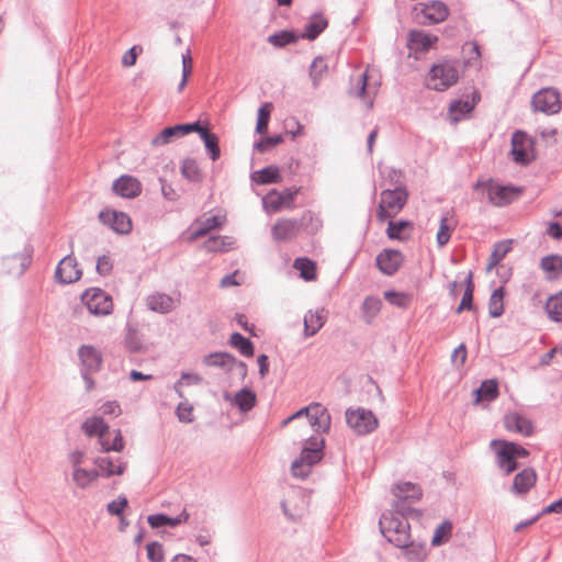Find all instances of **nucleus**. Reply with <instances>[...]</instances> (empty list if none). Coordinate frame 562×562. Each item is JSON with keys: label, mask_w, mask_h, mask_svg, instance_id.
Segmentation results:
<instances>
[{"label": "nucleus", "mask_w": 562, "mask_h": 562, "mask_svg": "<svg viewBox=\"0 0 562 562\" xmlns=\"http://www.w3.org/2000/svg\"><path fill=\"white\" fill-rule=\"evenodd\" d=\"M94 464L97 467V471H99L100 476L110 477L113 475H122L126 469V462L121 459L112 460L109 457H101L94 460Z\"/></svg>", "instance_id": "b1692460"}, {"label": "nucleus", "mask_w": 562, "mask_h": 562, "mask_svg": "<svg viewBox=\"0 0 562 562\" xmlns=\"http://www.w3.org/2000/svg\"><path fill=\"white\" fill-rule=\"evenodd\" d=\"M202 381L201 376L194 373H183L181 379L176 384V390L180 396H182V387L184 385H198Z\"/></svg>", "instance_id": "bf43d9fd"}, {"label": "nucleus", "mask_w": 562, "mask_h": 562, "mask_svg": "<svg viewBox=\"0 0 562 562\" xmlns=\"http://www.w3.org/2000/svg\"><path fill=\"white\" fill-rule=\"evenodd\" d=\"M537 473L532 468H525L513 480L512 492L515 495H526L537 483Z\"/></svg>", "instance_id": "aec40b11"}, {"label": "nucleus", "mask_w": 562, "mask_h": 562, "mask_svg": "<svg viewBox=\"0 0 562 562\" xmlns=\"http://www.w3.org/2000/svg\"><path fill=\"white\" fill-rule=\"evenodd\" d=\"M504 426L508 431L529 437L533 432V424L518 412H509L504 416Z\"/></svg>", "instance_id": "a211bd4d"}, {"label": "nucleus", "mask_w": 562, "mask_h": 562, "mask_svg": "<svg viewBox=\"0 0 562 562\" xmlns=\"http://www.w3.org/2000/svg\"><path fill=\"white\" fill-rule=\"evenodd\" d=\"M504 291L502 288L496 289L488 302V313L492 317H499L504 312Z\"/></svg>", "instance_id": "79ce46f5"}, {"label": "nucleus", "mask_w": 562, "mask_h": 562, "mask_svg": "<svg viewBox=\"0 0 562 562\" xmlns=\"http://www.w3.org/2000/svg\"><path fill=\"white\" fill-rule=\"evenodd\" d=\"M328 67L326 61L322 57H317L313 60L310 69V76L315 87L318 86L319 81L327 74Z\"/></svg>", "instance_id": "de8ad7c7"}, {"label": "nucleus", "mask_w": 562, "mask_h": 562, "mask_svg": "<svg viewBox=\"0 0 562 562\" xmlns=\"http://www.w3.org/2000/svg\"><path fill=\"white\" fill-rule=\"evenodd\" d=\"M382 535L398 548H406L411 543L408 521L400 514L386 513L380 519Z\"/></svg>", "instance_id": "39448f33"}, {"label": "nucleus", "mask_w": 562, "mask_h": 562, "mask_svg": "<svg viewBox=\"0 0 562 562\" xmlns=\"http://www.w3.org/2000/svg\"><path fill=\"white\" fill-rule=\"evenodd\" d=\"M384 299L392 305L401 308L407 307L412 302V295L405 292L385 291Z\"/></svg>", "instance_id": "09e8293b"}, {"label": "nucleus", "mask_w": 562, "mask_h": 562, "mask_svg": "<svg viewBox=\"0 0 562 562\" xmlns=\"http://www.w3.org/2000/svg\"><path fill=\"white\" fill-rule=\"evenodd\" d=\"M147 557L150 562H162L165 552L162 546L159 542H150L146 547Z\"/></svg>", "instance_id": "13d9d810"}, {"label": "nucleus", "mask_w": 562, "mask_h": 562, "mask_svg": "<svg viewBox=\"0 0 562 562\" xmlns=\"http://www.w3.org/2000/svg\"><path fill=\"white\" fill-rule=\"evenodd\" d=\"M300 232V224L295 220L279 218L271 228L274 240L288 241L293 239Z\"/></svg>", "instance_id": "6ab92c4d"}, {"label": "nucleus", "mask_w": 562, "mask_h": 562, "mask_svg": "<svg viewBox=\"0 0 562 562\" xmlns=\"http://www.w3.org/2000/svg\"><path fill=\"white\" fill-rule=\"evenodd\" d=\"M283 142V137L281 135H277L273 137H265L260 139L256 145V149L260 153H265L271 147H274Z\"/></svg>", "instance_id": "052dcab7"}, {"label": "nucleus", "mask_w": 562, "mask_h": 562, "mask_svg": "<svg viewBox=\"0 0 562 562\" xmlns=\"http://www.w3.org/2000/svg\"><path fill=\"white\" fill-rule=\"evenodd\" d=\"M189 518V513L183 509L177 517H169L165 514H155L148 516L147 521L151 528H160L164 526L176 527L188 522Z\"/></svg>", "instance_id": "a878e982"}, {"label": "nucleus", "mask_w": 562, "mask_h": 562, "mask_svg": "<svg viewBox=\"0 0 562 562\" xmlns=\"http://www.w3.org/2000/svg\"><path fill=\"white\" fill-rule=\"evenodd\" d=\"M348 426L358 435H368L379 426L375 415L366 408L357 407L346 411Z\"/></svg>", "instance_id": "9d476101"}, {"label": "nucleus", "mask_w": 562, "mask_h": 562, "mask_svg": "<svg viewBox=\"0 0 562 562\" xmlns=\"http://www.w3.org/2000/svg\"><path fill=\"white\" fill-rule=\"evenodd\" d=\"M382 302L374 296H368L362 304L363 315L367 322H371L381 311Z\"/></svg>", "instance_id": "a18cd8bd"}, {"label": "nucleus", "mask_w": 562, "mask_h": 562, "mask_svg": "<svg viewBox=\"0 0 562 562\" xmlns=\"http://www.w3.org/2000/svg\"><path fill=\"white\" fill-rule=\"evenodd\" d=\"M136 60H137V53H136V47L134 46L124 53V55L122 57V65L124 67H132L136 64Z\"/></svg>", "instance_id": "774afa93"}, {"label": "nucleus", "mask_w": 562, "mask_h": 562, "mask_svg": "<svg viewBox=\"0 0 562 562\" xmlns=\"http://www.w3.org/2000/svg\"><path fill=\"white\" fill-rule=\"evenodd\" d=\"M179 303L178 299H173L167 294H154L148 297V306L150 310L159 313H168L172 311Z\"/></svg>", "instance_id": "2f4dec72"}, {"label": "nucleus", "mask_w": 562, "mask_h": 562, "mask_svg": "<svg viewBox=\"0 0 562 562\" xmlns=\"http://www.w3.org/2000/svg\"><path fill=\"white\" fill-rule=\"evenodd\" d=\"M454 228L456 224L451 218L443 216L440 220L439 229L436 236V241L439 247H443L445 245L448 244Z\"/></svg>", "instance_id": "c9c22d12"}, {"label": "nucleus", "mask_w": 562, "mask_h": 562, "mask_svg": "<svg viewBox=\"0 0 562 562\" xmlns=\"http://www.w3.org/2000/svg\"><path fill=\"white\" fill-rule=\"evenodd\" d=\"M513 160L525 165L535 159V147L533 140L525 132H516L512 137V150Z\"/></svg>", "instance_id": "ddd939ff"}, {"label": "nucleus", "mask_w": 562, "mask_h": 562, "mask_svg": "<svg viewBox=\"0 0 562 562\" xmlns=\"http://www.w3.org/2000/svg\"><path fill=\"white\" fill-rule=\"evenodd\" d=\"M113 262L109 256H101L97 260V271L101 276H106L112 271Z\"/></svg>", "instance_id": "e2e57ef3"}, {"label": "nucleus", "mask_w": 562, "mask_h": 562, "mask_svg": "<svg viewBox=\"0 0 562 562\" xmlns=\"http://www.w3.org/2000/svg\"><path fill=\"white\" fill-rule=\"evenodd\" d=\"M193 65L192 58L189 54L182 56V80L179 89L182 90L187 85L189 76L192 74Z\"/></svg>", "instance_id": "680f3d73"}, {"label": "nucleus", "mask_w": 562, "mask_h": 562, "mask_svg": "<svg viewBox=\"0 0 562 562\" xmlns=\"http://www.w3.org/2000/svg\"><path fill=\"white\" fill-rule=\"evenodd\" d=\"M55 276L60 283L69 284L80 280L82 271L75 257L66 256L59 261Z\"/></svg>", "instance_id": "dca6fc26"}, {"label": "nucleus", "mask_w": 562, "mask_h": 562, "mask_svg": "<svg viewBox=\"0 0 562 562\" xmlns=\"http://www.w3.org/2000/svg\"><path fill=\"white\" fill-rule=\"evenodd\" d=\"M250 180L259 186L280 183L282 176L279 167L268 166L261 170H256L250 175Z\"/></svg>", "instance_id": "bb28decb"}, {"label": "nucleus", "mask_w": 562, "mask_h": 562, "mask_svg": "<svg viewBox=\"0 0 562 562\" xmlns=\"http://www.w3.org/2000/svg\"><path fill=\"white\" fill-rule=\"evenodd\" d=\"M330 423L327 408L319 403L303 407L282 422V426L291 425L297 438H306L300 457L291 465L295 477H306L312 467L322 460L325 440L321 435L329 431Z\"/></svg>", "instance_id": "f257e3e1"}, {"label": "nucleus", "mask_w": 562, "mask_h": 562, "mask_svg": "<svg viewBox=\"0 0 562 562\" xmlns=\"http://www.w3.org/2000/svg\"><path fill=\"white\" fill-rule=\"evenodd\" d=\"M293 267L300 271L301 278L306 281H314L317 279L316 263L307 258H296Z\"/></svg>", "instance_id": "72a5a7b5"}, {"label": "nucleus", "mask_w": 562, "mask_h": 562, "mask_svg": "<svg viewBox=\"0 0 562 562\" xmlns=\"http://www.w3.org/2000/svg\"><path fill=\"white\" fill-rule=\"evenodd\" d=\"M393 494L397 498H416L418 499L422 495L419 487L409 482L396 484L393 490Z\"/></svg>", "instance_id": "e433bc0d"}, {"label": "nucleus", "mask_w": 562, "mask_h": 562, "mask_svg": "<svg viewBox=\"0 0 562 562\" xmlns=\"http://www.w3.org/2000/svg\"><path fill=\"white\" fill-rule=\"evenodd\" d=\"M202 139L205 144L206 149L210 153L211 159L215 161L218 159L221 150L218 147V138L215 134H212L210 132H203L202 133Z\"/></svg>", "instance_id": "864d4df0"}, {"label": "nucleus", "mask_w": 562, "mask_h": 562, "mask_svg": "<svg viewBox=\"0 0 562 562\" xmlns=\"http://www.w3.org/2000/svg\"><path fill=\"white\" fill-rule=\"evenodd\" d=\"M510 243L509 241H501L495 245L494 250L490 257L487 269L491 270L494 268L503 258L507 255V252L510 250Z\"/></svg>", "instance_id": "8fccbe9b"}, {"label": "nucleus", "mask_w": 562, "mask_h": 562, "mask_svg": "<svg viewBox=\"0 0 562 562\" xmlns=\"http://www.w3.org/2000/svg\"><path fill=\"white\" fill-rule=\"evenodd\" d=\"M376 267L379 270L387 276L394 274L403 265L404 256L400 250L383 249L376 256Z\"/></svg>", "instance_id": "f3484780"}, {"label": "nucleus", "mask_w": 562, "mask_h": 562, "mask_svg": "<svg viewBox=\"0 0 562 562\" xmlns=\"http://www.w3.org/2000/svg\"><path fill=\"white\" fill-rule=\"evenodd\" d=\"M78 356L85 368V372H95L100 370L102 355L95 347L90 345L81 346L78 350Z\"/></svg>", "instance_id": "5701e85b"}, {"label": "nucleus", "mask_w": 562, "mask_h": 562, "mask_svg": "<svg viewBox=\"0 0 562 562\" xmlns=\"http://www.w3.org/2000/svg\"><path fill=\"white\" fill-rule=\"evenodd\" d=\"M82 430L89 437H99L102 451L120 452L124 449V440L121 430H110L101 417H90L82 424Z\"/></svg>", "instance_id": "f03ea898"}, {"label": "nucleus", "mask_w": 562, "mask_h": 562, "mask_svg": "<svg viewBox=\"0 0 562 562\" xmlns=\"http://www.w3.org/2000/svg\"><path fill=\"white\" fill-rule=\"evenodd\" d=\"M226 221L225 215H213L203 220H198L191 227L189 240H195L206 235L212 229L221 227Z\"/></svg>", "instance_id": "412c9836"}, {"label": "nucleus", "mask_w": 562, "mask_h": 562, "mask_svg": "<svg viewBox=\"0 0 562 562\" xmlns=\"http://www.w3.org/2000/svg\"><path fill=\"white\" fill-rule=\"evenodd\" d=\"M100 477L97 470H87L83 468L72 471V481L79 488H87Z\"/></svg>", "instance_id": "473e14b6"}, {"label": "nucleus", "mask_w": 562, "mask_h": 562, "mask_svg": "<svg viewBox=\"0 0 562 562\" xmlns=\"http://www.w3.org/2000/svg\"><path fill=\"white\" fill-rule=\"evenodd\" d=\"M459 69L450 60H441L435 64L426 77V85L429 89L445 91L454 86L459 80Z\"/></svg>", "instance_id": "423d86ee"}, {"label": "nucleus", "mask_w": 562, "mask_h": 562, "mask_svg": "<svg viewBox=\"0 0 562 562\" xmlns=\"http://www.w3.org/2000/svg\"><path fill=\"white\" fill-rule=\"evenodd\" d=\"M490 447L495 454L497 467L505 475H509L518 468V459L529 456V451L526 448L513 441L494 439L491 441Z\"/></svg>", "instance_id": "7ed1b4c3"}, {"label": "nucleus", "mask_w": 562, "mask_h": 562, "mask_svg": "<svg viewBox=\"0 0 562 562\" xmlns=\"http://www.w3.org/2000/svg\"><path fill=\"white\" fill-rule=\"evenodd\" d=\"M473 291H474V283L472 281V277L470 274L468 278V281H467V289L463 293L460 305L457 308V313H461L464 310H468V311L472 310Z\"/></svg>", "instance_id": "6e6d98bb"}, {"label": "nucleus", "mask_w": 562, "mask_h": 562, "mask_svg": "<svg viewBox=\"0 0 562 562\" xmlns=\"http://www.w3.org/2000/svg\"><path fill=\"white\" fill-rule=\"evenodd\" d=\"M81 301L94 315H109L113 310L112 297L99 288L86 290L81 295Z\"/></svg>", "instance_id": "f8f14e48"}, {"label": "nucleus", "mask_w": 562, "mask_h": 562, "mask_svg": "<svg viewBox=\"0 0 562 562\" xmlns=\"http://www.w3.org/2000/svg\"><path fill=\"white\" fill-rule=\"evenodd\" d=\"M381 74L373 66H368L363 74L352 78L350 94L362 100L368 109L373 105L381 87Z\"/></svg>", "instance_id": "20e7f679"}, {"label": "nucleus", "mask_w": 562, "mask_h": 562, "mask_svg": "<svg viewBox=\"0 0 562 562\" xmlns=\"http://www.w3.org/2000/svg\"><path fill=\"white\" fill-rule=\"evenodd\" d=\"M99 220L117 234H128L132 231V220L124 212L106 209L99 213Z\"/></svg>", "instance_id": "4468645a"}, {"label": "nucleus", "mask_w": 562, "mask_h": 562, "mask_svg": "<svg viewBox=\"0 0 562 562\" xmlns=\"http://www.w3.org/2000/svg\"><path fill=\"white\" fill-rule=\"evenodd\" d=\"M112 188L117 195L126 199L136 198L142 192L140 182L128 175H124L115 180Z\"/></svg>", "instance_id": "4be33fe9"}, {"label": "nucleus", "mask_w": 562, "mask_h": 562, "mask_svg": "<svg viewBox=\"0 0 562 562\" xmlns=\"http://www.w3.org/2000/svg\"><path fill=\"white\" fill-rule=\"evenodd\" d=\"M231 345L238 349L241 355L251 357L254 355V346L249 339L245 338L239 333H234L231 336Z\"/></svg>", "instance_id": "49530a36"}, {"label": "nucleus", "mask_w": 562, "mask_h": 562, "mask_svg": "<svg viewBox=\"0 0 562 562\" xmlns=\"http://www.w3.org/2000/svg\"><path fill=\"white\" fill-rule=\"evenodd\" d=\"M546 311L552 321H562V291L549 297Z\"/></svg>", "instance_id": "58836bf2"}, {"label": "nucleus", "mask_w": 562, "mask_h": 562, "mask_svg": "<svg viewBox=\"0 0 562 562\" xmlns=\"http://www.w3.org/2000/svg\"><path fill=\"white\" fill-rule=\"evenodd\" d=\"M408 200V192L405 188L398 187L394 190H383L380 193V201L376 209V217L380 222L393 218L405 206Z\"/></svg>", "instance_id": "0eeeda50"}, {"label": "nucleus", "mask_w": 562, "mask_h": 562, "mask_svg": "<svg viewBox=\"0 0 562 562\" xmlns=\"http://www.w3.org/2000/svg\"><path fill=\"white\" fill-rule=\"evenodd\" d=\"M235 241L228 236H214L209 238L203 247L206 251H228L233 248Z\"/></svg>", "instance_id": "f704fd0d"}, {"label": "nucleus", "mask_w": 562, "mask_h": 562, "mask_svg": "<svg viewBox=\"0 0 562 562\" xmlns=\"http://www.w3.org/2000/svg\"><path fill=\"white\" fill-rule=\"evenodd\" d=\"M181 173L190 181H199L201 179L200 168L193 159H186L182 162Z\"/></svg>", "instance_id": "5fc2aeb1"}, {"label": "nucleus", "mask_w": 562, "mask_h": 562, "mask_svg": "<svg viewBox=\"0 0 562 562\" xmlns=\"http://www.w3.org/2000/svg\"><path fill=\"white\" fill-rule=\"evenodd\" d=\"M327 26L328 19L323 13H315L308 19L300 36L314 41Z\"/></svg>", "instance_id": "393cba45"}, {"label": "nucleus", "mask_w": 562, "mask_h": 562, "mask_svg": "<svg viewBox=\"0 0 562 562\" xmlns=\"http://www.w3.org/2000/svg\"><path fill=\"white\" fill-rule=\"evenodd\" d=\"M296 36L292 32L283 31L278 34L270 35L268 41L274 46H284L295 42Z\"/></svg>", "instance_id": "4d7b16f0"}, {"label": "nucleus", "mask_w": 562, "mask_h": 562, "mask_svg": "<svg viewBox=\"0 0 562 562\" xmlns=\"http://www.w3.org/2000/svg\"><path fill=\"white\" fill-rule=\"evenodd\" d=\"M476 189H482L486 193L488 201L495 206L507 205L516 200L521 193V190L518 188L502 186L492 180L484 183H477Z\"/></svg>", "instance_id": "1a4fd4ad"}, {"label": "nucleus", "mask_w": 562, "mask_h": 562, "mask_svg": "<svg viewBox=\"0 0 562 562\" xmlns=\"http://www.w3.org/2000/svg\"><path fill=\"white\" fill-rule=\"evenodd\" d=\"M127 506V499L125 497L119 498L116 501L111 502L108 505V512L112 515L119 516L124 508Z\"/></svg>", "instance_id": "69168bd1"}, {"label": "nucleus", "mask_w": 562, "mask_h": 562, "mask_svg": "<svg viewBox=\"0 0 562 562\" xmlns=\"http://www.w3.org/2000/svg\"><path fill=\"white\" fill-rule=\"evenodd\" d=\"M476 403L481 400L493 401L498 396V384L496 380H486L484 381L480 389L476 390Z\"/></svg>", "instance_id": "4c0bfd02"}, {"label": "nucleus", "mask_w": 562, "mask_h": 562, "mask_svg": "<svg viewBox=\"0 0 562 562\" xmlns=\"http://www.w3.org/2000/svg\"><path fill=\"white\" fill-rule=\"evenodd\" d=\"M324 311H308L304 315V333L306 337L315 335L325 324Z\"/></svg>", "instance_id": "c756f323"}, {"label": "nucleus", "mask_w": 562, "mask_h": 562, "mask_svg": "<svg viewBox=\"0 0 562 562\" xmlns=\"http://www.w3.org/2000/svg\"><path fill=\"white\" fill-rule=\"evenodd\" d=\"M236 405L244 412L251 409L256 403V395L249 390H241L235 395Z\"/></svg>", "instance_id": "603ef678"}, {"label": "nucleus", "mask_w": 562, "mask_h": 562, "mask_svg": "<svg viewBox=\"0 0 562 562\" xmlns=\"http://www.w3.org/2000/svg\"><path fill=\"white\" fill-rule=\"evenodd\" d=\"M300 193V188H288L283 191L271 190L262 199L266 212L277 213L283 209L292 210L294 199Z\"/></svg>", "instance_id": "9b49d317"}, {"label": "nucleus", "mask_w": 562, "mask_h": 562, "mask_svg": "<svg viewBox=\"0 0 562 562\" xmlns=\"http://www.w3.org/2000/svg\"><path fill=\"white\" fill-rule=\"evenodd\" d=\"M183 136L181 134L180 125L169 126L164 128L156 137L153 138V146H161L169 144L173 138Z\"/></svg>", "instance_id": "ea45409f"}, {"label": "nucleus", "mask_w": 562, "mask_h": 562, "mask_svg": "<svg viewBox=\"0 0 562 562\" xmlns=\"http://www.w3.org/2000/svg\"><path fill=\"white\" fill-rule=\"evenodd\" d=\"M102 412L105 415L119 416L121 414V406L116 401H109L103 404Z\"/></svg>", "instance_id": "338daca9"}, {"label": "nucleus", "mask_w": 562, "mask_h": 562, "mask_svg": "<svg viewBox=\"0 0 562 562\" xmlns=\"http://www.w3.org/2000/svg\"><path fill=\"white\" fill-rule=\"evenodd\" d=\"M468 352L464 345L458 346L452 352V362L458 366H463L467 361Z\"/></svg>", "instance_id": "0e129e2a"}, {"label": "nucleus", "mask_w": 562, "mask_h": 562, "mask_svg": "<svg viewBox=\"0 0 562 562\" xmlns=\"http://www.w3.org/2000/svg\"><path fill=\"white\" fill-rule=\"evenodd\" d=\"M413 14L416 22L431 25L446 21L449 16V8L441 1L431 0L416 4L413 8Z\"/></svg>", "instance_id": "6e6552de"}, {"label": "nucleus", "mask_w": 562, "mask_h": 562, "mask_svg": "<svg viewBox=\"0 0 562 562\" xmlns=\"http://www.w3.org/2000/svg\"><path fill=\"white\" fill-rule=\"evenodd\" d=\"M540 268L548 280H555L562 274V257L549 255L541 259Z\"/></svg>", "instance_id": "7c9ffc66"}, {"label": "nucleus", "mask_w": 562, "mask_h": 562, "mask_svg": "<svg viewBox=\"0 0 562 562\" xmlns=\"http://www.w3.org/2000/svg\"><path fill=\"white\" fill-rule=\"evenodd\" d=\"M462 55L465 65H472L480 60V46L475 42H468L462 46Z\"/></svg>", "instance_id": "3c124183"}, {"label": "nucleus", "mask_w": 562, "mask_h": 562, "mask_svg": "<svg viewBox=\"0 0 562 562\" xmlns=\"http://www.w3.org/2000/svg\"><path fill=\"white\" fill-rule=\"evenodd\" d=\"M452 535V524L449 520H445L436 529L431 539V544L438 547L447 542Z\"/></svg>", "instance_id": "37998d69"}, {"label": "nucleus", "mask_w": 562, "mask_h": 562, "mask_svg": "<svg viewBox=\"0 0 562 562\" xmlns=\"http://www.w3.org/2000/svg\"><path fill=\"white\" fill-rule=\"evenodd\" d=\"M535 110L543 113H555L561 108L560 93L554 89H542L533 95Z\"/></svg>", "instance_id": "2eb2a0df"}, {"label": "nucleus", "mask_w": 562, "mask_h": 562, "mask_svg": "<svg viewBox=\"0 0 562 562\" xmlns=\"http://www.w3.org/2000/svg\"><path fill=\"white\" fill-rule=\"evenodd\" d=\"M474 108L471 101H454L451 103L449 111L453 122L460 121L465 114L470 113Z\"/></svg>", "instance_id": "c03bdc74"}, {"label": "nucleus", "mask_w": 562, "mask_h": 562, "mask_svg": "<svg viewBox=\"0 0 562 562\" xmlns=\"http://www.w3.org/2000/svg\"><path fill=\"white\" fill-rule=\"evenodd\" d=\"M273 110V105L270 102L263 103L258 110V120L256 125V132L258 134H266L268 131V124L270 115Z\"/></svg>", "instance_id": "a19ab883"}, {"label": "nucleus", "mask_w": 562, "mask_h": 562, "mask_svg": "<svg viewBox=\"0 0 562 562\" xmlns=\"http://www.w3.org/2000/svg\"><path fill=\"white\" fill-rule=\"evenodd\" d=\"M413 227L414 225L409 221H390L386 228V235L390 239L406 241L412 237Z\"/></svg>", "instance_id": "cd10ccee"}, {"label": "nucleus", "mask_w": 562, "mask_h": 562, "mask_svg": "<svg viewBox=\"0 0 562 562\" xmlns=\"http://www.w3.org/2000/svg\"><path fill=\"white\" fill-rule=\"evenodd\" d=\"M438 41V37L423 31H412L409 33V48L412 50L426 52L431 48Z\"/></svg>", "instance_id": "c85d7f7f"}]
</instances>
